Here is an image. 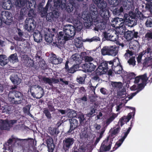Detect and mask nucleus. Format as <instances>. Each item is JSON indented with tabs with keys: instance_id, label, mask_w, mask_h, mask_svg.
<instances>
[{
	"instance_id": "obj_1",
	"label": "nucleus",
	"mask_w": 152,
	"mask_h": 152,
	"mask_svg": "<svg viewBox=\"0 0 152 152\" xmlns=\"http://www.w3.org/2000/svg\"><path fill=\"white\" fill-rule=\"evenodd\" d=\"M98 13L96 8L93 7H90L89 12L85 14L83 19L85 20L84 23V25L86 28H88L93 24L95 26L94 29L98 31L99 30H101L105 29V22H98V19L97 18Z\"/></svg>"
},
{
	"instance_id": "obj_2",
	"label": "nucleus",
	"mask_w": 152,
	"mask_h": 152,
	"mask_svg": "<svg viewBox=\"0 0 152 152\" xmlns=\"http://www.w3.org/2000/svg\"><path fill=\"white\" fill-rule=\"evenodd\" d=\"M75 28L70 25L68 26L63 30V31H60L58 34L57 41H53V45L60 48L64 45L66 41L73 38L75 34Z\"/></svg>"
},
{
	"instance_id": "obj_3",
	"label": "nucleus",
	"mask_w": 152,
	"mask_h": 152,
	"mask_svg": "<svg viewBox=\"0 0 152 152\" xmlns=\"http://www.w3.org/2000/svg\"><path fill=\"white\" fill-rule=\"evenodd\" d=\"M69 2L66 3V0H56L54 1V7L56 8V10L53 11L50 13V15L52 19L57 18L59 16V10L60 8L65 9L68 12H71L74 10L73 6L75 4V0H68Z\"/></svg>"
},
{
	"instance_id": "obj_4",
	"label": "nucleus",
	"mask_w": 152,
	"mask_h": 152,
	"mask_svg": "<svg viewBox=\"0 0 152 152\" xmlns=\"http://www.w3.org/2000/svg\"><path fill=\"white\" fill-rule=\"evenodd\" d=\"M112 22L113 26L119 28L123 27L124 26L125 27V25L133 27L137 24L135 15L130 13L129 14H124L123 18L118 17L114 18Z\"/></svg>"
},
{
	"instance_id": "obj_5",
	"label": "nucleus",
	"mask_w": 152,
	"mask_h": 152,
	"mask_svg": "<svg viewBox=\"0 0 152 152\" xmlns=\"http://www.w3.org/2000/svg\"><path fill=\"white\" fill-rule=\"evenodd\" d=\"M35 10V9H29L28 15L29 17H31V18H27L25 20L24 28L29 32L33 31L36 26V22L33 18L36 15L34 12Z\"/></svg>"
},
{
	"instance_id": "obj_6",
	"label": "nucleus",
	"mask_w": 152,
	"mask_h": 152,
	"mask_svg": "<svg viewBox=\"0 0 152 152\" xmlns=\"http://www.w3.org/2000/svg\"><path fill=\"white\" fill-rule=\"evenodd\" d=\"M108 69V63L105 62L101 63L94 71L93 73L94 76L92 79L95 80H98L99 79V76L105 74L107 71Z\"/></svg>"
},
{
	"instance_id": "obj_7",
	"label": "nucleus",
	"mask_w": 152,
	"mask_h": 152,
	"mask_svg": "<svg viewBox=\"0 0 152 152\" xmlns=\"http://www.w3.org/2000/svg\"><path fill=\"white\" fill-rule=\"evenodd\" d=\"M90 7H93L94 8H96V10L98 13L97 17V18H98V22L99 23V22H104L105 28L106 24V20L109 19L110 16L109 10L105 9L101 10H99V9H97V7L94 5H92Z\"/></svg>"
},
{
	"instance_id": "obj_8",
	"label": "nucleus",
	"mask_w": 152,
	"mask_h": 152,
	"mask_svg": "<svg viewBox=\"0 0 152 152\" xmlns=\"http://www.w3.org/2000/svg\"><path fill=\"white\" fill-rule=\"evenodd\" d=\"M43 88L39 85H33L28 91H30L31 96L34 98L39 99L43 96L42 93Z\"/></svg>"
},
{
	"instance_id": "obj_9",
	"label": "nucleus",
	"mask_w": 152,
	"mask_h": 152,
	"mask_svg": "<svg viewBox=\"0 0 152 152\" xmlns=\"http://www.w3.org/2000/svg\"><path fill=\"white\" fill-rule=\"evenodd\" d=\"M108 1L111 7H113L110 8V10L113 12V15L118 16L123 12L124 9L122 6L120 7L119 8L115 7L118 4L119 1L118 0H108Z\"/></svg>"
},
{
	"instance_id": "obj_10",
	"label": "nucleus",
	"mask_w": 152,
	"mask_h": 152,
	"mask_svg": "<svg viewBox=\"0 0 152 152\" xmlns=\"http://www.w3.org/2000/svg\"><path fill=\"white\" fill-rule=\"evenodd\" d=\"M101 54L103 56L108 55L114 56H116L118 53V50L115 47L113 46L104 47L101 49Z\"/></svg>"
},
{
	"instance_id": "obj_11",
	"label": "nucleus",
	"mask_w": 152,
	"mask_h": 152,
	"mask_svg": "<svg viewBox=\"0 0 152 152\" xmlns=\"http://www.w3.org/2000/svg\"><path fill=\"white\" fill-rule=\"evenodd\" d=\"M15 120L9 121L8 119L0 120V129L1 130H9L10 127L15 123Z\"/></svg>"
},
{
	"instance_id": "obj_12",
	"label": "nucleus",
	"mask_w": 152,
	"mask_h": 152,
	"mask_svg": "<svg viewBox=\"0 0 152 152\" xmlns=\"http://www.w3.org/2000/svg\"><path fill=\"white\" fill-rule=\"evenodd\" d=\"M75 141V140L72 137L65 138L63 141L62 148L65 151H67L72 148Z\"/></svg>"
},
{
	"instance_id": "obj_13",
	"label": "nucleus",
	"mask_w": 152,
	"mask_h": 152,
	"mask_svg": "<svg viewBox=\"0 0 152 152\" xmlns=\"http://www.w3.org/2000/svg\"><path fill=\"white\" fill-rule=\"evenodd\" d=\"M112 33H108L106 31L103 32L104 37L106 40H109L113 42L116 41L117 42V40L119 38L118 34L116 31H112Z\"/></svg>"
},
{
	"instance_id": "obj_14",
	"label": "nucleus",
	"mask_w": 152,
	"mask_h": 152,
	"mask_svg": "<svg viewBox=\"0 0 152 152\" xmlns=\"http://www.w3.org/2000/svg\"><path fill=\"white\" fill-rule=\"evenodd\" d=\"M53 9H54L52 10V12L49 13L48 14V11L46 10H45L44 8H43L42 9H41L40 11H39L40 14V16L42 18H46L47 20L49 22H51L56 20L58 18V17L54 18L53 19L52 18V19L51 18L52 17H50V16H49V14L50 13L52 12L54 10H57L56 8H55L54 7V5H53Z\"/></svg>"
},
{
	"instance_id": "obj_15",
	"label": "nucleus",
	"mask_w": 152,
	"mask_h": 152,
	"mask_svg": "<svg viewBox=\"0 0 152 152\" xmlns=\"http://www.w3.org/2000/svg\"><path fill=\"white\" fill-rule=\"evenodd\" d=\"M17 88V86L15 85L14 86H12L10 89L9 93H10L11 92L12 94L15 96L16 99L18 100H20V104L22 103V101L23 99L24 96L23 94L18 91L15 90V89Z\"/></svg>"
},
{
	"instance_id": "obj_16",
	"label": "nucleus",
	"mask_w": 152,
	"mask_h": 152,
	"mask_svg": "<svg viewBox=\"0 0 152 152\" xmlns=\"http://www.w3.org/2000/svg\"><path fill=\"white\" fill-rule=\"evenodd\" d=\"M55 28L49 29L46 34L45 35V40L49 43H51L53 40V37H54L55 34Z\"/></svg>"
},
{
	"instance_id": "obj_17",
	"label": "nucleus",
	"mask_w": 152,
	"mask_h": 152,
	"mask_svg": "<svg viewBox=\"0 0 152 152\" xmlns=\"http://www.w3.org/2000/svg\"><path fill=\"white\" fill-rule=\"evenodd\" d=\"M45 140L48 152H53L55 148V145L53 143V141L51 137L47 136L45 138Z\"/></svg>"
},
{
	"instance_id": "obj_18",
	"label": "nucleus",
	"mask_w": 152,
	"mask_h": 152,
	"mask_svg": "<svg viewBox=\"0 0 152 152\" xmlns=\"http://www.w3.org/2000/svg\"><path fill=\"white\" fill-rule=\"evenodd\" d=\"M138 32L135 31L133 30L132 31H128L125 33L124 36L125 38L127 40H130L133 39L137 38L138 37Z\"/></svg>"
},
{
	"instance_id": "obj_19",
	"label": "nucleus",
	"mask_w": 152,
	"mask_h": 152,
	"mask_svg": "<svg viewBox=\"0 0 152 152\" xmlns=\"http://www.w3.org/2000/svg\"><path fill=\"white\" fill-rule=\"evenodd\" d=\"M1 15L4 16L6 18V20L3 23L7 25H10L13 22L12 17V14L9 12L4 11L1 12Z\"/></svg>"
},
{
	"instance_id": "obj_20",
	"label": "nucleus",
	"mask_w": 152,
	"mask_h": 152,
	"mask_svg": "<svg viewBox=\"0 0 152 152\" xmlns=\"http://www.w3.org/2000/svg\"><path fill=\"white\" fill-rule=\"evenodd\" d=\"M82 67L84 69L85 72H91L94 71L96 67L92 63L86 62L82 65Z\"/></svg>"
},
{
	"instance_id": "obj_21",
	"label": "nucleus",
	"mask_w": 152,
	"mask_h": 152,
	"mask_svg": "<svg viewBox=\"0 0 152 152\" xmlns=\"http://www.w3.org/2000/svg\"><path fill=\"white\" fill-rule=\"evenodd\" d=\"M129 130L127 132H125L123 133L124 134V136H123L121 139H119L118 142H116L113 150L110 151V152H113L114 151L121 145L125 139L127 137L128 134H129Z\"/></svg>"
},
{
	"instance_id": "obj_22",
	"label": "nucleus",
	"mask_w": 152,
	"mask_h": 152,
	"mask_svg": "<svg viewBox=\"0 0 152 152\" xmlns=\"http://www.w3.org/2000/svg\"><path fill=\"white\" fill-rule=\"evenodd\" d=\"M25 58V62H26V65L28 67H31L33 66L34 64H36L37 65V58L39 59L40 58H32L31 59V58Z\"/></svg>"
},
{
	"instance_id": "obj_23",
	"label": "nucleus",
	"mask_w": 152,
	"mask_h": 152,
	"mask_svg": "<svg viewBox=\"0 0 152 152\" xmlns=\"http://www.w3.org/2000/svg\"><path fill=\"white\" fill-rule=\"evenodd\" d=\"M132 115L131 113H129L127 116H124L122 117L120 120L118 122V124L120 125L121 126H122L125 124L129 122L132 118Z\"/></svg>"
},
{
	"instance_id": "obj_24",
	"label": "nucleus",
	"mask_w": 152,
	"mask_h": 152,
	"mask_svg": "<svg viewBox=\"0 0 152 152\" xmlns=\"http://www.w3.org/2000/svg\"><path fill=\"white\" fill-rule=\"evenodd\" d=\"M10 79L14 84L18 85L21 82V79L18 77V75L16 73L11 75L10 77Z\"/></svg>"
},
{
	"instance_id": "obj_25",
	"label": "nucleus",
	"mask_w": 152,
	"mask_h": 152,
	"mask_svg": "<svg viewBox=\"0 0 152 152\" xmlns=\"http://www.w3.org/2000/svg\"><path fill=\"white\" fill-rule=\"evenodd\" d=\"M86 125L83 126V128L82 127V129L81 131V133L80 134V138L81 139H86L88 137V127L87 125L86 126Z\"/></svg>"
},
{
	"instance_id": "obj_26",
	"label": "nucleus",
	"mask_w": 152,
	"mask_h": 152,
	"mask_svg": "<svg viewBox=\"0 0 152 152\" xmlns=\"http://www.w3.org/2000/svg\"><path fill=\"white\" fill-rule=\"evenodd\" d=\"M117 62V65L116 66L114 65L112 69L115 74H120L122 73L123 69L122 66L120 64V63L118 64V62Z\"/></svg>"
},
{
	"instance_id": "obj_27",
	"label": "nucleus",
	"mask_w": 152,
	"mask_h": 152,
	"mask_svg": "<svg viewBox=\"0 0 152 152\" xmlns=\"http://www.w3.org/2000/svg\"><path fill=\"white\" fill-rule=\"evenodd\" d=\"M75 61L77 64H80L82 62V60L85 59L87 62H90L93 60V58H72Z\"/></svg>"
},
{
	"instance_id": "obj_28",
	"label": "nucleus",
	"mask_w": 152,
	"mask_h": 152,
	"mask_svg": "<svg viewBox=\"0 0 152 152\" xmlns=\"http://www.w3.org/2000/svg\"><path fill=\"white\" fill-rule=\"evenodd\" d=\"M25 2H26L25 5L28 9H35L36 4V2L34 0H32V1L31 0L30 1L26 0Z\"/></svg>"
},
{
	"instance_id": "obj_29",
	"label": "nucleus",
	"mask_w": 152,
	"mask_h": 152,
	"mask_svg": "<svg viewBox=\"0 0 152 152\" xmlns=\"http://www.w3.org/2000/svg\"><path fill=\"white\" fill-rule=\"evenodd\" d=\"M151 52V49L150 48H148L147 49L143 50V51L140 52L137 57H142L144 56V57H151V56L149 55H150Z\"/></svg>"
},
{
	"instance_id": "obj_30",
	"label": "nucleus",
	"mask_w": 152,
	"mask_h": 152,
	"mask_svg": "<svg viewBox=\"0 0 152 152\" xmlns=\"http://www.w3.org/2000/svg\"><path fill=\"white\" fill-rule=\"evenodd\" d=\"M37 64H38L39 67L42 70H44L47 69V65L45 61L40 58L39 59L37 58Z\"/></svg>"
},
{
	"instance_id": "obj_31",
	"label": "nucleus",
	"mask_w": 152,
	"mask_h": 152,
	"mask_svg": "<svg viewBox=\"0 0 152 152\" xmlns=\"http://www.w3.org/2000/svg\"><path fill=\"white\" fill-rule=\"evenodd\" d=\"M33 36L34 41L37 42H40L42 40V37L40 32H34Z\"/></svg>"
},
{
	"instance_id": "obj_32",
	"label": "nucleus",
	"mask_w": 152,
	"mask_h": 152,
	"mask_svg": "<svg viewBox=\"0 0 152 152\" xmlns=\"http://www.w3.org/2000/svg\"><path fill=\"white\" fill-rule=\"evenodd\" d=\"M95 4H96V6L99 8L100 9L99 10L105 9L107 6L106 2L104 1H102L101 0H100V1L99 2H96Z\"/></svg>"
},
{
	"instance_id": "obj_33",
	"label": "nucleus",
	"mask_w": 152,
	"mask_h": 152,
	"mask_svg": "<svg viewBox=\"0 0 152 152\" xmlns=\"http://www.w3.org/2000/svg\"><path fill=\"white\" fill-rule=\"evenodd\" d=\"M81 39V37H79L74 40V45L77 48H80L83 45V42Z\"/></svg>"
},
{
	"instance_id": "obj_34",
	"label": "nucleus",
	"mask_w": 152,
	"mask_h": 152,
	"mask_svg": "<svg viewBox=\"0 0 152 152\" xmlns=\"http://www.w3.org/2000/svg\"><path fill=\"white\" fill-rule=\"evenodd\" d=\"M126 92L125 89H122L118 91L117 96L120 99L124 98L125 99L126 96Z\"/></svg>"
},
{
	"instance_id": "obj_35",
	"label": "nucleus",
	"mask_w": 152,
	"mask_h": 152,
	"mask_svg": "<svg viewBox=\"0 0 152 152\" xmlns=\"http://www.w3.org/2000/svg\"><path fill=\"white\" fill-rule=\"evenodd\" d=\"M87 76V75L86 74H82L81 76H78L76 79V80L79 84H83Z\"/></svg>"
},
{
	"instance_id": "obj_36",
	"label": "nucleus",
	"mask_w": 152,
	"mask_h": 152,
	"mask_svg": "<svg viewBox=\"0 0 152 152\" xmlns=\"http://www.w3.org/2000/svg\"><path fill=\"white\" fill-rule=\"evenodd\" d=\"M69 121L70 124V126L74 129H76L78 127V121L76 119L72 118L70 119Z\"/></svg>"
},
{
	"instance_id": "obj_37",
	"label": "nucleus",
	"mask_w": 152,
	"mask_h": 152,
	"mask_svg": "<svg viewBox=\"0 0 152 152\" xmlns=\"http://www.w3.org/2000/svg\"><path fill=\"white\" fill-rule=\"evenodd\" d=\"M144 66L146 67L151 66L152 67V58H145L143 63Z\"/></svg>"
},
{
	"instance_id": "obj_38",
	"label": "nucleus",
	"mask_w": 152,
	"mask_h": 152,
	"mask_svg": "<svg viewBox=\"0 0 152 152\" xmlns=\"http://www.w3.org/2000/svg\"><path fill=\"white\" fill-rule=\"evenodd\" d=\"M8 99L10 102V103L11 104H21L20 100H18L16 99V98L14 97H12L11 96H9L8 97Z\"/></svg>"
},
{
	"instance_id": "obj_39",
	"label": "nucleus",
	"mask_w": 152,
	"mask_h": 152,
	"mask_svg": "<svg viewBox=\"0 0 152 152\" xmlns=\"http://www.w3.org/2000/svg\"><path fill=\"white\" fill-rule=\"evenodd\" d=\"M15 4L16 6L20 7L25 5L26 0H14Z\"/></svg>"
},
{
	"instance_id": "obj_40",
	"label": "nucleus",
	"mask_w": 152,
	"mask_h": 152,
	"mask_svg": "<svg viewBox=\"0 0 152 152\" xmlns=\"http://www.w3.org/2000/svg\"><path fill=\"white\" fill-rule=\"evenodd\" d=\"M14 139V138H10L7 142L4 144L3 146L5 150L10 149V145L12 144Z\"/></svg>"
},
{
	"instance_id": "obj_41",
	"label": "nucleus",
	"mask_w": 152,
	"mask_h": 152,
	"mask_svg": "<svg viewBox=\"0 0 152 152\" xmlns=\"http://www.w3.org/2000/svg\"><path fill=\"white\" fill-rule=\"evenodd\" d=\"M3 6L5 9L9 10L12 8V4L11 1L10 0H9L7 1L6 2L4 3Z\"/></svg>"
},
{
	"instance_id": "obj_42",
	"label": "nucleus",
	"mask_w": 152,
	"mask_h": 152,
	"mask_svg": "<svg viewBox=\"0 0 152 152\" xmlns=\"http://www.w3.org/2000/svg\"><path fill=\"white\" fill-rule=\"evenodd\" d=\"M104 143H102L100 148L101 150L103 151H109L111 147L112 142L110 141L109 144H108V146L105 145Z\"/></svg>"
},
{
	"instance_id": "obj_43",
	"label": "nucleus",
	"mask_w": 152,
	"mask_h": 152,
	"mask_svg": "<svg viewBox=\"0 0 152 152\" xmlns=\"http://www.w3.org/2000/svg\"><path fill=\"white\" fill-rule=\"evenodd\" d=\"M50 111L48 108H45L43 109V113L48 119H51L52 118L51 114L50 112Z\"/></svg>"
},
{
	"instance_id": "obj_44",
	"label": "nucleus",
	"mask_w": 152,
	"mask_h": 152,
	"mask_svg": "<svg viewBox=\"0 0 152 152\" xmlns=\"http://www.w3.org/2000/svg\"><path fill=\"white\" fill-rule=\"evenodd\" d=\"M49 131L50 134L52 135H57L59 133V131L57 128L50 127L49 129Z\"/></svg>"
},
{
	"instance_id": "obj_45",
	"label": "nucleus",
	"mask_w": 152,
	"mask_h": 152,
	"mask_svg": "<svg viewBox=\"0 0 152 152\" xmlns=\"http://www.w3.org/2000/svg\"><path fill=\"white\" fill-rule=\"evenodd\" d=\"M111 84L113 87L118 88L119 89L121 88L122 86V83L121 82H112Z\"/></svg>"
},
{
	"instance_id": "obj_46",
	"label": "nucleus",
	"mask_w": 152,
	"mask_h": 152,
	"mask_svg": "<svg viewBox=\"0 0 152 152\" xmlns=\"http://www.w3.org/2000/svg\"><path fill=\"white\" fill-rule=\"evenodd\" d=\"M90 112L87 114L88 116H91L96 112L97 109V107L96 105L91 106L90 107Z\"/></svg>"
},
{
	"instance_id": "obj_47",
	"label": "nucleus",
	"mask_w": 152,
	"mask_h": 152,
	"mask_svg": "<svg viewBox=\"0 0 152 152\" xmlns=\"http://www.w3.org/2000/svg\"><path fill=\"white\" fill-rule=\"evenodd\" d=\"M75 27L78 29L79 31L81 30L82 28V23L79 20H75L74 21Z\"/></svg>"
},
{
	"instance_id": "obj_48",
	"label": "nucleus",
	"mask_w": 152,
	"mask_h": 152,
	"mask_svg": "<svg viewBox=\"0 0 152 152\" xmlns=\"http://www.w3.org/2000/svg\"><path fill=\"white\" fill-rule=\"evenodd\" d=\"M9 62V59L7 58H0V65L2 66L7 64Z\"/></svg>"
},
{
	"instance_id": "obj_49",
	"label": "nucleus",
	"mask_w": 152,
	"mask_h": 152,
	"mask_svg": "<svg viewBox=\"0 0 152 152\" xmlns=\"http://www.w3.org/2000/svg\"><path fill=\"white\" fill-rule=\"evenodd\" d=\"M123 6L125 10H129L132 8V3L130 2H125L122 3Z\"/></svg>"
},
{
	"instance_id": "obj_50",
	"label": "nucleus",
	"mask_w": 152,
	"mask_h": 152,
	"mask_svg": "<svg viewBox=\"0 0 152 152\" xmlns=\"http://www.w3.org/2000/svg\"><path fill=\"white\" fill-rule=\"evenodd\" d=\"M145 25L147 28H152V18H148L145 23Z\"/></svg>"
},
{
	"instance_id": "obj_51",
	"label": "nucleus",
	"mask_w": 152,
	"mask_h": 152,
	"mask_svg": "<svg viewBox=\"0 0 152 152\" xmlns=\"http://www.w3.org/2000/svg\"><path fill=\"white\" fill-rule=\"evenodd\" d=\"M114 138L113 137V138H111L110 136L109 135L107 137V139H105L103 141L102 143H104L105 145L108 146V144H109L110 141L112 143L113 141V139Z\"/></svg>"
},
{
	"instance_id": "obj_52",
	"label": "nucleus",
	"mask_w": 152,
	"mask_h": 152,
	"mask_svg": "<svg viewBox=\"0 0 152 152\" xmlns=\"http://www.w3.org/2000/svg\"><path fill=\"white\" fill-rule=\"evenodd\" d=\"M42 80L45 83H48L50 85H51L52 84V82L51 78L42 76Z\"/></svg>"
},
{
	"instance_id": "obj_53",
	"label": "nucleus",
	"mask_w": 152,
	"mask_h": 152,
	"mask_svg": "<svg viewBox=\"0 0 152 152\" xmlns=\"http://www.w3.org/2000/svg\"><path fill=\"white\" fill-rule=\"evenodd\" d=\"M52 59L53 60L52 61V63L55 64H58L61 63L62 61V59H59L60 58H52Z\"/></svg>"
},
{
	"instance_id": "obj_54",
	"label": "nucleus",
	"mask_w": 152,
	"mask_h": 152,
	"mask_svg": "<svg viewBox=\"0 0 152 152\" xmlns=\"http://www.w3.org/2000/svg\"><path fill=\"white\" fill-rule=\"evenodd\" d=\"M48 109L51 112L55 111V109L53 105V103L51 101H49L47 104Z\"/></svg>"
},
{
	"instance_id": "obj_55",
	"label": "nucleus",
	"mask_w": 152,
	"mask_h": 152,
	"mask_svg": "<svg viewBox=\"0 0 152 152\" xmlns=\"http://www.w3.org/2000/svg\"><path fill=\"white\" fill-rule=\"evenodd\" d=\"M140 78V79L142 80V82L145 83V85H146L147 84V82L148 80V78L147 77V74L145 73L143 75H139Z\"/></svg>"
},
{
	"instance_id": "obj_56",
	"label": "nucleus",
	"mask_w": 152,
	"mask_h": 152,
	"mask_svg": "<svg viewBox=\"0 0 152 152\" xmlns=\"http://www.w3.org/2000/svg\"><path fill=\"white\" fill-rule=\"evenodd\" d=\"M145 37L148 41L152 40V31L147 32L145 34Z\"/></svg>"
},
{
	"instance_id": "obj_57",
	"label": "nucleus",
	"mask_w": 152,
	"mask_h": 152,
	"mask_svg": "<svg viewBox=\"0 0 152 152\" xmlns=\"http://www.w3.org/2000/svg\"><path fill=\"white\" fill-rule=\"evenodd\" d=\"M86 41L89 42H97L100 40L99 38L97 36H95L91 39H86Z\"/></svg>"
},
{
	"instance_id": "obj_58",
	"label": "nucleus",
	"mask_w": 152,
	"mask_h": 152,
	"mask_svg": "<svg viewBox=\"0 0 152 152\" xmlns=\"http://www.w3.org/2000/svg\"><path fill=\"white\" fill-rule=\"evenodd\" d=\"M76 111L74 110H71L67 113V115L70 118H74L77 115Z\"/></svg>"
},
{
	"instance_id": "obj_59",
	"label": "nucleus",
	"mask_w": 152,
	"mask_h": 152,
	"mask_svg": "<svg viewBox=\"0 0 152 152\" xmlns=\"http://www.w3.org/2000/svg\"><path fill=\"white\" fill-rule=\"evenodd\" d=\"M121 128L120 127H118L115 129H114L112 132L111 134H110L109 135L110 136L111 138H113V137H115L113 136L114 135H115L116 134H118Z\"/></svg>"
},
{
	"instance_id": "obj_60",
	"label": "nucleus",
	"mask_w": 152,
	"mask_h": 152,
	"mask_svg": "<svg viewBox=\"0 0 152 152\" xmlns=\"http://www.w3.org/2000/svg\"><path fill=\"white\" fill-rule=\"evenodd\" d=\"M126 75L124 76H126L130 80L134 79L136 76V75L134 72L127 73L126 72Z\"/></svg>"
},
{
	"instance_id": "obj_61",
	"label": "nucleus",
	"mask_w": 152,
	"mask_h": 152,
	"mask_svg": "<svg viewBox=\"0 0 152 152\" xmlns=\"http://www.w3.org/2000/svg\"><path fill=\"white\" fill-rule=\"evenodd\" d=\"M78 151L74 150L73 152H85L86 150V147L84 145H79V148L77 149Z\"/></svg>"
},
{
	"instance_id": "obj_62",
	"label": "nucleus",
	"mask_w": 152,
	"mask_h": 152,
	"mask_svg": "<svg viewBox=\"0 0 152 152\" xmlns=\"http://www.w3.org/2000/svg\"><path fill=\"white\" fill-rule=\"evenodd\" d=\"M116 62H118V64L120 63L119 58H115L114 59L113 61H108V62L111 65V66L112 68L115 65H116V63H115Z\"/></svg>"
},
{
	"instance_id": "obj_63",
	"label": "nucleus",
	"mask_w": 152,
	"mask_h": 152,
	"mask_svg": "<svg viewBox=\"0 0 152 152\" xmlns=\"http://www.w3.org/2000/svg\"><path fill=\"white\" fill-rule=\"evenodd\" d=\"M127 62L130 65H131L134 66L136 64V61L135 59V58H130Z\"/></svg>"
},
{
	"instance_id": "obj_64",
	"label": "nucleus",
	"mask_w": 152,
	"mask_h": 152,
	"mask_svg": "<svg viewBox=\"0 0 152 152\" xmlns=\"http://www.w3.org/2000/svg\"><path fill=\"white\" fill-rule=\"evenodd\" d=\"M31 106L30 104H28L23 107V111L27 114L30 112V110Z\"/></svg>"
}]
</instances>
